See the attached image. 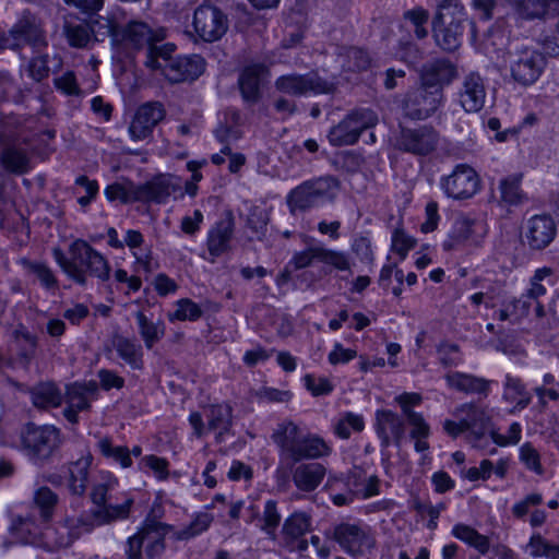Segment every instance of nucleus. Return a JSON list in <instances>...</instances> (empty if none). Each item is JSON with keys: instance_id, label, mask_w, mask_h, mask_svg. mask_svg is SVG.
Segmentation results:
<instances>
[{"instance_id": "obj_1", "label": "nucleus", "mask_w": 559, "mask_h": 559, "mask_svg": "<svg viewBox=\"0 0 559 559\" xmlns=\"http://www.w3.org/2000/svg\"><path fill=\"white\" fill-rule=\"evenodd\" d=\"M116 487L117 479L112 475L102 476L91 491L93 509L78 518L68 519L63 523L53 526L45 525L43 527V548L52 551L69 547L82 534L90 533L97 526L128 518L133 499L124 497L122 501H119L114 495Z\"/></svg>"}, {"instance_id": "obj_2", "label": "nucleus", "mask_w": 559, "mask_h": 559, "mask_svg": "<svg viewBox=\"0 0 559 559\" xmlns=\"http://www.w3.org/2000/svg\"><path fill=\"white\" fill-rule=\"evenodd\" d=\"M53 257L68 277L79 285H86L88 277L102 282L110 277L107 259L83 239H76L69 246V257L59 248L53 249Z\"/></svg>"}, {"instance_id": "obj_3", "label": "nucleus", "mask_w": 559, "mask_h": 559, "mask_svg": "<svg viewBox=\"0 0 559 559\" xmlns=\"http://www.w3.org/2000/svg\"><path fill=\"white\" fill-rule=\"evenodd\" d=\"M455 75L454 68L449 62H438L423 74V81L432 90L418 88L412 93L405 103V114L413 119H425L439 107L441 92L437 85L449 83Z\"/></svg>"}, {"instance_id": "obj_4", "label": "nucleus", "mask_w": 559, "mask_h": 559, "mask_svg": "<svg viewBox=\"0 0 559 559\" xmlns=\"http://www.w3.org/2000/svg\"><path fill=\"white\" fill-rule=\"evenodd\" d=\"M338 192V181L332 176L306 180L287 195V205L292 213L306 212L334 200Z\"/></svg>"}, {"instance_id": "obj_5", "label": "nucleus", "mask_w": 559, "mask_h": 559, "mask_svg": "<svg viewBox=\"0 0 559 559\" xmlns=\"http://www.w3.org/2000/svg\"><path fill=\"white\" fill-rule=\"evenodd\" d=\"M464 21L463 7L459 2L449 0L442 3L433 22V36L437 45L443 50H455L461 45Z\"/></svg>"}, {"instance_id": "obj_6", "label": "nucleus", "mask_w": 559, "mask_h": 559, "mask_svg": "<svg viewBox=\"0 0 559 559\" xmlns=\"http://www.w3.org/2000/svg\"><path fill=\"white\" fill-rule=\"evenodd\" d=\"M545 67L546 58L533 47L523 46L510 52L511 78L522 86H530L537 82Z\"/></svg>"}, {"instance_id": "obj_7", "label": "nucleus", "mask_w": 559, "mask_h": 559, "mask_svg": "<svg viewBox=\"0 0 559 559\" xmlns=\"http://www.w3.org/2000/svg\"><path fill=\"white\" fill-rule=\"evenodd\" d=\"M22 443L32 459L47 461L61 443L60 431L50 425L28 424L22 435Z\"/></svg>"}, {"instance_id": "obj_8", "label": "nucleus", "mask_w": 559, "mask_h": 559, "mask_svg": "<svg viewBox=\"0 0 559 559\" xmlns=\"http://www.w3.org/2000/svg\"><path fill=\"white\" fill-rule=\"evenodd\" d=\"M98 395L99 386L94 380L68 384L63 394L64 418L72 425L78 424L79 414L90 412L92 402L96 401Z\"/></svg>"}, {"instance_id": "obj_9", "label": "nucleus", "mask_w": 559, "mask_h": 559, "mask_svg": "<svg viewBox=\"0 0 559 559\" xmlns=\"http://www.w3.org/2000/svg\"><path fill=\"white\" fill-rule=\"evenodd\" d=\"M275 88L288 95L301 96L309 92L314 94H334L337 85L311 72L307 74L282 75L276 79Z\"/></svg>"}, {"instance_id": "obj_10", "label": "nucleus", "mask_w": 559, "mask_h": 559, "mask_svg": "<svg viewBox=\"0 0 559 559\" xmlns=\"http://www.w3.org/2000/svg\"><path fill=\"white\" fill-rule=\"evenodd\" d=\"M440 187L448 198L465 200L479 191L480 178L474 168L457 165L450 175L441 178Z\"/></svg>"}, {"instance_id": "obj_11", "label": "nucleus", "mask_w": 559, "mask_h": 559, "mask_svg": "<svg viewBox=\"0 0 559 559\" xmlns=\"http://www.w3.org/2000/svg\"><path fill=\"white\" fill-rule=\"evenodd\" d=\"M193 27L200 38L213 43L221 39L227 32L228 19L217 7L203 4L194 11Z\"/></svg>"}, {"instance_id": "obj_12", "label": "nucleus", "mask_w": 559, "mask_h": 559, "mask_svg": "<svg viewBox=\"0 0 559 559\" xmlns=\"http://www.w3.org/2000/svg\"><path fill=\"white\" fill-rule=\"evenodd\" d=\"M454 419L444 421V430L453 437L465 431H472L474 435H483L488 425L487 412L474 404H464L454 412Z\"/></svg>"}, {"instance_id": "obj_13", "label": "nucleus", "mask_w": 559, "mask_h": 559, "mask_svg": "<svg viewBox=\"0 0 559 559\" xmlns=\"http://www.w3.org/2000/svg\"><path fill=\"white\" fill-rule=\"evenodd\" d=\"M155 40L159 38L145 22L133 20L121 28L120 35H116V51L124 57H131L133 52L145 47L148 49Z\"/></svg>"}, {"instance_id": "obj_14", "label": "nucleus", "mask_w": 559, "mask_h": 559, "mask_svg": "<svg viewBox=\"0 0 559 559\" xmlns=\"http://www.w3.org/2000/svg\"><path fill=\"white\" fill-rule=\"evenodd\" d=\"M312 519L304 511L292 513L283 523L282 544L290 551H304L308 548L305 534L311 528Z\"/></svg>"}, {"instance_id": "obj_15", "label": "nucleus", "mask_w": 559, "mask_h": 559, "mask_svg": "<svg viewBox=\"0 0 559 559\" xmlns=\"http://www.w3.org/2000/svg\"><path fill=\"white\" fill-rule=\"evenodd\" d=\"M235 221L229 213L225 218L217 221L209 230L206 237L207 260L212 263L217 258L233 250Z\"/></svg>"}, {"instance_id": "obj_16", "label": "nucleus", "mask_w": 559, "mask_h": 559, "mask_svg": "<svg viewBox=\"0 0 559 559\" xmlns=\"http://www.w3.org/2000/svg\"><path fill=\"white\" fill-rule=\"evenodd\" d=\"M165 109L160 103L151 102L140 106L130 123L129 133L134 141L152 135L153 129L164 119Z\"/></svg>"}, {"instance_id": "obj_17", "label": "nucleus", "mask_w": 559, "mask_h": 559, "mask_svg": "<svg viewBox=\"0 0 559 559\" xmlns=\"http://www.w3.org/2000/svg\"><path fill=\"white\" fill-rule=\"evenodd\" d=\"M557 235L555 221L548 215H534L524 226L523 239L533 250L548 247Z\"/></svg>"}, {"instance_id": "obj_18", "label": "nucleus", "mask_w": 559, "mask_h": 559, "mask_svg": "<svg viewBox=\"0 0 559 559\" xmlns=\"http://www.w3.org/2000/svg\"><path fill=\"white\" fill-rule=\"evenodd\" d=\"M205 70V60L200 55L176 56L162 73L170 83L198 79Z\"/></svg>"}, {"instance_id": "obj_19", "label": "nucleus", "mask_w": 559, "mask_h": 559, "mask_svg": "<svg viewBox=\"0 0 559 559\" xmlns=\"http://www.w3.org/2000/svg\"><path fill=\"white\" fill-rule=\"evenodd\" d=\"M12 37L13 43L8 46L15 48L22 43L32 45L34 47L46 46V36L43 31L40 22L36 16L25 13L17 23L11 28L9 33Z\"/></svg>"}, {"instance_id": "obj_20", "label": "nucleus", "mask_w": 559, "mask_h": 559, "mask_svg": "<svg viewBox=\"0 0 559 559\" xmlns=\"http://www.w3.org/2000/svg\"><path fill=\"white\" fill-rule=\"evenodd\" d=\"M180 189L178 180L170 175H159L138 186V201L164 203Z\"/></svg>"}, {"instance_id": "obj_21", "label": "nucleus", "mask_w": 559, "mask_h": 559, "mask_svg": "<svg viewBox=\"0 0 559 559\" xmlns=\"http://www.w3.org/2000/svg\"><path fill=\"white\" fill-rule=\"evenodd\" d=\"M316 260L332 264L340 270H345L348 266L347 258L344 254L329 251L321 247H311L295 253L289 265H294L295 270H300L311 265Z\"/></svg>"}, {"instance_id": "obj_22", "label": "nucleus", "mask_w": 559, "mask_h": 559, "mask_svg": "<svg viewBox=\"0 0 559 559\" xmlns=\"http://www.w3.org/2000/svg\"><path fill=\"white\" fill-rule=\"evenodd\" d=\"M269 75V68L263 63L247 66L239 75V87L247 103L255 104L261 97L260 86L262 80Z\"/></svg>"}, {"instance_id": "obj_23", "label": "nucleus", "mask_w": 559, "mask_h": 559, "mask_svg": "<svg viewBox=\"0 0 559 559\" xmlns=\"http://www.w3.org/2000/svg\"><path fill=\"white\" fill-rule=\"evenodd\" d=\"M485 100L486 90L483 79L474 73L466 76L459 94L461 107L466 112H477L484 107Z\"/></svg>"}, {"instance_id": "obj_24", "label": "nucleus", "mask_w": 559, "mask_h": 559, "mask_svg": "<svg viewBox=\"0 0 559 559\" xmlns=\"http://www.w3.org/2000/svg\"><path fill=\"white\" fill-rule=\"evenodd\" d=\"M486 231L487 229L483 222L460 217L454 222L449 234V240L444 246L452 248L466 241L477 243L485 236Z\"/></svg>"}, {"instance_id": "obj_25", "label": "nucleus", "mask_w": 559, "mask_h": 559, "mask_svg": "<svg viewBox=\"0 0 559 559\" xmlns=\"http://www.w3.org/2000/svg\"><path fill=\"white\" fill-rule=\"evenodd\" d=\"M111 346L118 357L131 369L142 370L144 368L143 347L135 338H130L116 332L111 335Z\"/></svg>"}, {"instance_id": "obj_26", "label": "nucleus", "mask_w": 559, "mask_h": 559, "mask_svg": "<svg viewBox=\"0 0 559 559\" xmlns=\"http://www.w3.org/2000/svg\"><path fill=\"white\" fill-rule=\"evenodd\" d=\"M209 431L215 432L216 442L225 440L233 426V408L228 404L211 405L205 411Z\"/></svg>"}, {"instance_id": "obj_27", "label": "nucleus", "mask_w": 559, "mask_h": 559, "mask_svg": "<svg viewBox=\"0 0 559 559\" xmlns=\"http://www.w3.org/2000/svg\"><path fill=\"white\" fill-rule=\"evenodd\" d=\"M551 274L552 271L549 267L537 269L534 272V275L531 277L527 288L523 293V295L535 305V316L539 319L546 316L545 309L540 304L539 298L547 293L546 284H554L550 278Z\"/></svg>"}, {"instance_id": "obj_28", "label": "nucleus", "mask_w": 559, "mask_h": 559, "mask_svg": "<svg viewBox=\"0 0 559 559\" xmlns=\"http://www.w3.org/2000/svg\"><path fill=\"white\" fill-rule=\"evenodd\" d=\"M43 527L34 516H20L12 521L11 532L17 542L43 548Z\"/></svg>"}, {"instance_id": "obj_29", "label": "nucleus", "mask_w": 559, "mask_h": 559, "mask_svg": "<svg viewBox=\"0 0 559 559\" xmlns=\"http://www.w3.org/2000/svg\"><path fill=\"white\" fill-rule=\"evenodd\" d=\"M90 20L92 36L96 41H104L109 38L111 46L116 49V35H120L121 27L115 12H107L102 15L95 13Z\"/></svg>"}, {"instance_id": "obj_30", "label": "nucleus", "mask_w": 559, "mask_h": 559, "mask_svg": "<svg viewBox=\"0 0 559 559\" xmlns=\"http://www.w3.org/2000/svg\"><path fill=\"white\" fill-rule=\"evenodd\" d=\"M325 472L320 463H301L293 471V481L299 490L310 492L321 484Z\"/></svg>"}, {"instance_id": "obj_31", "label": "nucleus", "mask_w": 559, "mask_h": 559, "mask_svg": "<svg viewBox=\"0 0 559 559\" xmlns=\"http://www.w3.org/2000/svg\"><path fill=\"white\" fill-rule=\"evenodd\" d=\"M449 388L468 394L487 396L490 391L491 381L462 372H450L445 376Z\"/></svg>"}, {"instance_id": "obj_32", "label": "nucleus", "mask_w": 559, "mask_h": 559, "mask_svg": "<svg viewBox=\"0 0 559 559\" xmlns=\"http://www.w3.org/2000/svg\"><path fill=\"white\" fill-rule=\"evenodd\" d=\"M329 453L330 448L322 438L304 433L289 459L297 463L302 460L318 459Z\"/></svg>"}, {"instance_id": "obj_33", "label": "nucleus", "mask_w": 559, "mask_h": 559, "mask_svg": "<svg viewBox=\"0 0 559 559\" xmlns=\"http://www.w3.org/2000/svg\"><path fill=\"white\" fill-rule=\"evenodd\" d=\"M166 526L158 522H151L142 528V542L144 554L148 559H155L164 551V537Z\"/></svg>"}, {"instance_id": "obj_34", "label": "nucleus", "mask_w": 559, "mask_h": 559, "mask_svg": "<svg viewBox=\"0 0 559 559\" xmlns=\"http://www.w3.org/2000/svg\"><path fill=\"white\" fill-rule=\"evenodd\" d=\"M304 436L302 430L292 420H284L277 425L273 432L274 442L281 448L282 452L290 457L300 438Z\"/></svg>"}, {"instance_id": "obj_35", "label": "nucleus", "mask_w": 559, "mask_h": 559, "mask_svg": "<svg viewBox=\"0 0 559 559\" xmlns=\"http://www.w3.org/2000/svg\"><path fill=\"white\" fill-rule=\"evenodd\" d=\"M92 456H82L68 467V487L71 493L81 496L85 492Z\"/></svg>"}, {"instance_id": "obj_36", "label": "nucleus", "mask_w": 559, "mask_h": 559, "mask_svg": "<svg viewBox=\"0 0 559 559\" xmlns=\"http://www.w3.org/2000/svg\"><path fill=\"white\" fill-rule=\"evenodd\" d=\"M31 399L35 407L47 409L60 406L63 394L55 383L41 382L32 388Z\"/></svg>"}, {"instance_id": "obj_37", "label": "nucleus", "mask_w": 559, "mask_h": 559, "mask_svg": "<svg viewBox=\"0 0 559 559\" xmlns=\"http://www.w3.org/2000/svg\"><path fill=\"white\" fill-rule=\"evenodd\" d=\"M437 134L430 129L407 130L403 133V145L407 151L426 154L436 144Z\"/></svg>"}, {"instance_id": "obj_38", "label": "nucleus", "mask_w": 559, "mask_h": 559, "mask_svg": "<svg viewBox=\"0 0 559 559\" xmlns=\"http://www.w3.org/2000/svg\"><path fill=\"white\" fill-rule=\"evenodd\" d=\"M135 319L138 322L139 334L142 337L144 345L147 349L153 348V346L158 343L165 335V323L162 320H157L154 322L148 319L144 312L138 311L135 312Z\"/></svg>"}, {"instance_id": "obj_39", "label": "nucleus", "mask_w": 559, "mask_h": 559, "mask_svg": "<svg viewBox=\"0 0 559 559\" xmlns=\"http://www.w3.org/2000/svg\"><path fill=\"white\" fill-rule=\"evenodd\" d=\"M417 246V239L407 233L403 227L396 226L391 231L390 253L395 257L397 262H403L408 253Z\"/></svg>"}, {"instance_id": "obj_40", "label": "nucleus", "mask_w": 559, "mask_h": 559, "mask_svg": "<svg viewBox=\"0 0 559 559\" xmlns=\"http://www.w3.org/2000/svg\"><path fill=\"white\" fill-rule=\"evenodd\" d=\"M176 46L173 44L155 45L154 41L147 49L145 66L154 71L164 72L166 64L170 63L176 56H174Z\"/></svg>"}, {"instance_id": "obj_41", "label": "nucleus", "mask_w": 559, "mask_h": 559, "mask_svg": "<svg viewBox=\"0 0 559 559\" xmlns=\"http://www.w3.org/2000/svg\"><path fill=\"white\" fill-rule=\"evenodd\" d=\"M50 69L48 67V56L43 55L32 58L26 64L21 67L20 73L21 79L24 80V75L32 80V84L27 82L23 83V88L27 92L32 90V85L41 82L49 75Z\"/></svg>"}, {"instance_id": "obj_42", "label": "nucleus", "mask_w": 559, "mask_h": 559, "mask_svg": "<svg viewBox=\"0 0 559 559\" xmlns=\"http://www.w3.org/2000/svg\"><path fill=\"white\" fill-rule=\"evenodd\" d=\"M251 521H257L255 525L271 537L275 536L276 528L281 522V514L277 511V504L274 500H267L264 504L262 515L253 512L250 516Z\"/></svg>"}, {"instance_id": "obj_43", "label": "nucleus", "mask_w": 559, "mask_h": 559, "mask_svg": "<svg viewBox=\"0 0 559 559\" xmlns=\"http://www.w3.org/2000/svg\"><path fill=\"white\" fill-rule=\"evenodd\" d=\"M63 35L68 44L74 48H86L92 40V33L88 24L66 21L63 24Z\"/></svg>"}, {"instance_id": "obj_44", "label": "nucleus", "mask_w": 559, "mask_h": 559, "mask_svg": "<svg viewBox=\"0 0 559 559\" xmlns=\"http://www.w3.org/2000/svg\"><path fill=\"white\" fill-rule=\"evenodd\" d=\"M531 309L535 310V305L523 294L508 304L498 312V319L501 321L518 322L526 317Z\"/></svg>"}, {"instance_id": "obj_45", "label": "nucleus", "mask_w": 559, "mask_h": 559, "mask_svg": "<svg viewBox=\"0 0 559 559\" xmlns=\"http://www.w3.org/2000/svg\"><path fill=\"white\" fill-rule=\"evenodd\" d=\"M452 535L468 546L474 547L480 554H486L489 549L488 538L466 524H455L452 528Z\"/></svg>"}, {"instance_id": "obj_46", "label": "nucleus", "mask_w": 559, "mask_h": 559, "mask_svg": "<svg viewBox=\"0 0 559 559\" xmlns=\"http://www.w3.org/2000/svg\"><path fill=\"white\" fill-rule=\"evenodd\" d=\"M379 432L383 436L385 442L390 440L399 441L403 436L401 419L390 411L377 413Z\"/></svg>"}, {"instance_id": "obj_47", "label": "nucleus", "mask_w": 559, "mask_h": 559, "mask_svg": "<svg viewBox=\"0 0 559 559\" xmlns=\"http://www.w3.org/2000/svg\"><path fill=\"white\" fill-rule=\"evenodd\" d=\"M33 500L39 510L43 523H47L58 504V496L49 487L41 486L34 492Z\"/></svg>"}, {"instance_id": "obj_48", "label": "nucleus", "mask_w": 559, "mask_h": 559, "mask_svg": "<svg viewBox=\"0 0 559 559\" xmlns=\"http://www.w3.org/2000/svg\"><path fill=\"white\" fill-rule=\"evenodd\" d=\"M521 177L509 176L500 180L499 191L501 202L508 205L522 203L524 195L521 190Z\"/></svg>"}, {"instance_id": "obj_49", "label": "nucleus", "mask_w": 559, "mask_h": 559, "mask_svg": "<svg viewBox=\"0 0 559 559\" xmlns=\"http://www.w3.org/2000/svg\"><path fill=\"white\" fill-rule=\"evenodd\" d=\"M105 195L109 201L132 203L138 201V186L131 181L114 182L106 187Z\"/></svg>"}, {"instance_id": "obj_50", "label": "nucleus", "mask_w": 559, "mask_h": 559, "mask_svg": "<svg viewBox=\"0 0 559 559\" xmlns=\"http://www.w3.org/2000/svg\"><path fill=\"white\" fill-rule=\"evenodd\" d=\"M1 160L3 166L12 173L23 174L29 168L28 157L22 148H5L1 154Z\"/></svg>"}, {"instance_id": "obj_51", "label": "nucleus", "mask_w": 559, "mask_h": 559, "mask_svg": "<svg viewBox=\"0 0 559 559\" xmlns=\"http://www.w3.org/2000/svg\"><path fill=\"white\" fill-rule=\"evenodd\" d=\"M503 397L521 408L525 407L531 401V396L521 381L510 374L506 377Z\"/></svg>"}, {"instance_id": "obj_52", "label": "nucleus", "mask_w": 559, "mask_h": 559, "mask_svg": "<svg viewBox=\"0 0 559 559\" xmlns=\"http://www.w3.org/2000/svg\"><path fill=\"white\" fill-rule=\"evenodd\" d=\"M97 447L104 456L115 460L122 467L126 468L132 465L130 450L127 447L114 445L109 438H102Z\"/></svg>"}, {"instance_id": "obj_53", "label": "nucleus", "mask_w": 559, "mask_h": 559, "mask_svg": "<svg viewBox=\"0 0 559 559\" xmlns=\"http://www.w3.org/2000/svg\"><path fill=\"white\" fill-rule=\"evenodd\" d=\"M526 551L534 558L545 557L547 559H559V547L549 544L538 534L532 535L526 546Z\"/></svg>"}, {"instance_id": "obj_54", "label": "nucleus", "mask_w": 559, "mask_h": 559, "mask_svg": "<svg viewBox=\"0 0 559 559\" xmlns=\"http://www.w3.org/2000/svg\"><path fill=\"white\" fill-rule=\"evenodd\" d=\"M22 264L28 273L34 274L39 280L45 288L53 289L58 287V281L53 272L45 263L23 260Z\"/></svg>"}, {"instance_id": "obj_55", "label": "nucleus", "mask_w": 559, "mask_h": 559, "mask_svg": "<svg viewBox=\"0 0 559 559\" xmlns=\"http://www.w3.org/2000/svg\"><path fill=\"white\" fill-rule=\"evenodd\" d=\"M53 85L57 91L66 96L80 97L83 95V91L80 87L76 75L73 71H66L61 75L56 76L53 79Z\"/></svg>"}, {"instance_id": "obj_56", "label": "nucleus", "mask_w": 559, "mask_h": 559, "mask_svg": "<svg viewBox=\"0 0 559 559\" xmlns=\"http://www.w3.org/2000/svg\"><path fill=\"white\" fill-rule=\"evenodd\" d=\"M328 139L330 144L335 147H343L349 144V114L330 129Z\"/></svg>"}, {"instance_id": "obj_57", "label": "nucleus", "mask_w": 559, "mask_h": 559, "mask_svg": "<svg viewBox=\"0 0 559 559\" xmlns=\"http://www.w3.org/2000/svg\"><path fill=\"white\" fill-rule=\"evenodd\" d=\"M202 316L201 308L190 299H181L178 301L177 310L169 314V320H190L194 321Z\"/></svg>"}, {"instance_id": "obj_58", "label": "nucleus", "mask_w": 559, "mask_h": 559, "mask_svg": "<svg viewBox=\"0 0 559 559\" xmlns=\"http://www.w3.org/2000/svg\"><path fill=\"white\" fill-rule=\"evenodd\" d=\"M212 520L213 518L209 513L198 514L189 526L179 532L178 537L181 539H188L204 532L212 523Z\"/></svg>"}, {"instance_id": "obj_59", "label": "nucleus", "mask_w": 559, "mask_h": 559, "mask_svg": "<svg viewBox=\"0 0 559 559\" xmlns=\"http://www.w3.org/2000/svg\"><path fill=\"white\" fill-rule=\"evenodd\" d=\"M520 461L531 471L540 475L543 466L540 464L539 453L530 443H524L520 448Z\"/></svg>"}, {"instance_id": "obj_60", "label": "nucleus", "mask_w": 559, "mask_h": 559, "mask_svg": "<svg viewBox=\"0 0 559 559\" xmlns=\"http://www.w3.org/2000/svg\"><path fill=\"white\" fill-rule=\"evenodd\" d=\"M522 427L519 423H512L507 435H502L496 430L490 431L491 439L499 447H508L516 444L521 439Z\"/></svg>"}, {"instance_id": "obj_61", "label": "nucleus", "mask_w": 559, "mask_h": 559, "mask_svg": "<svg viewBox=\"0 0 559 559\" xmlns=\"http://www.w3.org/2000/svg\"><path fill=\"white\" fill-rule=\"evenodd\" d=\"M379 492L378 477L369 475L364 480L355 483V490L352 493L358 498L368 499L379 495Z\"/></svg>"}, {"instance_id": "obj_62", "label": "nucleus", "mask_w": 559, "mask_h": 559, "mask_svg": "<svg viewBox=\"0 0 559 559\" xmlns=\"http://www.w3.org/2000/svg\"><path fill=\"white\" fill-rule=\"evenodd\" d=\"M305 385L313 396L326 395L332 392L333 385L326 378L306 374L304 378Z\"/></svg>"}, {"instance_id": "obj_63", "label": "nucleus", "mask_w": 559, "mask_h": 559, "mask_svg": "<svg viewBox=\"0 0 559 559\" xmlns=\"http://www.w3.org/2000/svg\"><path fill=\"white\" fill-rule=\"evenodd\" d=\"M406 23H408L415 31L418 38H423L427 35V31L424 25L427 23L428 13L423 9H415L406 12Z\"/></svg>"}, {"instance_id": "obj_64", "label": "nucleus", "mask_w": 559, "mask_h": 559, "mask_svg": "<svg viewBox=\"0 0 559 559\" xmlns=\"http://www.w3.org/2000/svg\"><path fill=\"white\" fill-rule=\"evenodd\" d=\"M373 547V538L365 531L352 526V552L365 554Z\"/></svg>"}]
</instances>
